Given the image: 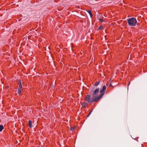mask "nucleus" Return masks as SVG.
<instances>
[{"mask_svg":"<svg viewBox=\"0 0 147 147\" xmlns=\"http://www.w3.org/2000/svg\"><path fill=\"white\" fill-rule=\"evenodd\" d=\"M99 99L98 97L94 98L93 96L91 98L90 95H87L85 98V100L88 103H93L94 102L98 101Z\"/></svg>","mask_w":147,"mask_h":147,"instance_id":"f257e3e1","label":"nucleus"},{"mask_svg":"<svg viewBox=\"0 0 147 147\" xmlns=\"http://www.w3.org/2000/svg\"><path fill=\"white\" fill-rule=\"evenodd\" d=\"M129 25L131 26H135L137 23L136 19L134 18H131L127 19Z\"/></svg>","mask_w":147,"mask_h":147,"instance_id":"f03ea898","label":"nucleus"},{"mask_svg":"<svg viewBox=\"0 0 147 147\" xmlns=\"http://www.w3.org/2000/svg\"><path fill=\"white\" fill-rule=\"evenodd\" d=\"M99 88H96L94 90H92L90 91V94H92V96L94 98H97L99 96V95H97V94H98L99 92Z\"/></svg>","mask_w":147,"mask_h":147,"instance_id":"7ed1b4c3","label":"nucleus"},{"mask_svg":"<svg viewBox=\"0 0 147 147\" xmlns=\"http://www.w3.org/2000/svg\"><path fill=\"white\" fill-rule=\"evenodd\" d=\"M106 86H104L102 87V89L100 91V94L99 95V96L98 97L99 99H100L103 95L105 92V91L106 90Z\"/></svg>","mask_w":147,"mask_h":147,"instance_id":"20e7f679","label":"nucleus"},{"mask_svg":"<svg viewBox=\"0 0 147 147\" xmlns=\"http://www.w3.org/2000/svg\"><path fill=\"white\" fill-rule=\"evenodd\" d=\"M19 82L20 83V84L19 85V87L18 88V89H21L22 87V84H21V80H19Z\"/></svg>","mask_w":147,"mask_h":147,"instance_id":"39448f33","label":"nucleus"},{"mask_svg":"<svg viewBox=\"0 0 147 147\" xmlns=\"http://www.w3.org/2000/svg\"><path fill=\"white\" fill-rule=\"evenodd\" d=\"M28 124L29 127L30 128H31L32 127V121H28Z\"/></svg>","mask_w":147,"mask_h":147,"instance_id":"423d86ee","label":"nucleus"},{"mask_svg":"<svg viewBox=\"0 0 147 147\" xmlns=\"http://www.w3.org/2000/svg\"><path fill=\"white\" fill-rule=\"evenodd\" d=\"M100 81H97L94 84V85L95 86H97L100 83Z\"/></svg>","mask_w":147,"mask_h":147,"instance_id":"0eeeda50","label":"nucleus"},{"mask_svg":"<svg viewBox=\"0 0 147 147\" xmlns=\"http://www.w3.org/2000/svg\"><path fill=\"white\" fill-rule=\"evenodd\" d=\"M87 12L88 13L90 14V17H91L92 16V15L91 12V11L90 10H87Z\"/></svg>","mask_w":147,"mask_h":147,"instance_id":"6e6552de","label":"nucleus"},{"mask_svg":"<svg viewBox=\"0 0 147 147\" xmlns=\"http://www.w3.org/2000/svg\"><path fill=\"white\" fill-rule=\"evenodd\" d=\"M4 127L2 125H0V131H2Z\"/></svg>","mask_w":147,"mask_h":147,"instance_id":"1a4fd4ad","label":"nucleus"},{"mask_svg":"<svg viewBox=\"0 0 147 147\" xmlns=\"http://www.w3.org/2000/svg\"><path fill=\"white\" fill-rule=\"evenodd\" d=\"M22 89H18V93L20 95L21 93V91H22Z\"/></svg>","mask_w":147,"mask_h":147,"instance_id":"9d476101","label":"nucleus"},{"mask_svg":"<svg viewBox=\"0 0 147 147\" xmlns=\"http://www.w3.org/2000/svg\"><path fill=\"white\" fill-rule=\"evenodd\" d=\"M103 28H104V27L103 26H100L98 27V29L100 30V29H103Z\"/></svg>","mask_w":147,"mask_h":147,"instance_id":"9b49d317","label":"nucleus"},{"mask_svg":"<svg viewBox=\"0 0 147 147\" xmlns=\"http://www.w3.org/2000/svg\"><path fill=\"white\" fill-rule=\"evenodd\" d=\"M99 20L102 22H104V20L103 19H99Z\"/></svg>","mask_w":147,"mask_h":147,"instance_id":"f8f14e48","label":"nucleus"},{"mask_svg":"<svg viewBox=\"0 0 147 147\" xmlns=\"http://www.w3.org/2000/svg\"><path fill=\"white\" fill-rule=\"evenodd\" d=\"M92 112V111H90V112L89 114H88V116Z\"/></svg>","mask_w":147,"mask_h":147,"instance_id":"ddd939ff","label":"nucleus"},{"mask_svg":"<svg viewBox=\"0 0 147 147\" xmlns=\"http://www.w3.org/2000/svg\"><path fill=\"white\" fill-rule=\"evenodd\" d=\"M74 128H70V129L71 130H74Z\"/></svg>","mask_w":147,"mask_h":147,"instance_id":"4468645a","label":"nucleus"},{"mask_svg":"<svg viewBox=\"0 0 147 147\" xmlns=\"http://www.w3.org/2000/svg\"><path fill=\"white\" fill-rule=\"evenodd\" d=\"M84 105H85L86 104H87L86 103L84 102Z\"/></svg>","mask_w":147,"mask_h":147,"instance_id":"2eb2a0df","label":"nucleus"},{"mask_svg":"<svg viewBox=\"0 0 147 147\" xmlns=\"http://www.w3.org/2000/svg\"><path fill=\"white\" fill-rule=\"evenodd\" d=\"M38 147H40V146H38Z\"/></svg>","mask_w":147,"mask_h":147,"instance_id":"dca6fc26","label":"nucleus"}]
</instances>
